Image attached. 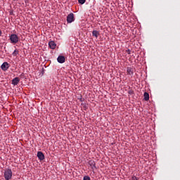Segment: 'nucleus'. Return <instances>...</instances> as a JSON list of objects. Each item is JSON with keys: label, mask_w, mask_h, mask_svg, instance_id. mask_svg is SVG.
Here are the masks:
<instances>
[{"label": "nucleus", "mask_w": 180, "mask_h": 180, "mask_svg": "<svg viewBox=\"0 0 180 180\" xmlns=\"http://www.w3.org/2000/svg\"><path fill=\"white\" fill-rule=\"evenodd\" d=\"M37 157L40 161H43V160H44V154H43L41 151L37 152Z\"/></svg>", "instance_id": "0eeeda50"}, {"label": "nucleus", "mask_w": 180, "mask_h": 180, "mask_svg": "<svg viewBox=\"0 0 180 180\" xmlns=\"http://www.w3.org/2000/svg\"><path fill=\"white\" fill-rule=\"evenodd\" d=\"M78 2L81 5H84V4H85V2H86V0H78Z\"/></svg>", "instance_id": "4468645a"}, {"label": "nucleus", "mask_w": 180, "mask_h": 180, "mask_svg": "<svg viewBox=\"0 0 180 180\" xmlns=\"http://www.w3.org/2000/svg\"><path fill=\"white\" fill-rule=\"evenodd\" d=\"M92 35L97 39L98 36H99V31L94 30Z\"/></svg>", "instance_id": "9b49d317"}, {"label": "nucleus", "mask_w": 180, "mask_h": 180, "mask_svg": "<svg viewBox=\"0 0 180 180\" xmlns=\"http://www.w3.org/2000/svg\"><path fill=\"white\" fill-rule=\"evenodd\" d=\"M13 56H14V57H16V56H18V54H19V51H18V50H15L13 52Z\"/></svg>", "instance_id": "ddd939ff"}, {"label": "nucleus", "mask_w": 180, "mask_h": 180, "mask_svg": "<svg viewBox=\"0 0 180 180\" xmlns=\"http://www.w3.org/2000/svg\"><path fill=\"white\" fill-rule=\"evenodd\" d=\"M132 180H139V179H137V177L134 176V177H132Z\"/></svg>", "instance_id": "dca6fc26"}, {"label": "nucleus", "mask_w": 180, "mask_h": 180, "mask_svg": "<svg viewBox=\"0 0 180 180\" xmlns=\"http://www.w3.org/2000/svg\"><path fill=\"white\" fill-rule=\"evenodd\" d=\"M20 80L19 79V78L18 77H15L14 79H13V80H12V84L13 85H18V84H19V82H20Z\"/></svg>", "instance_id": "1a4fd4ad"}, {"label": "nucleus", "mask_w": 180, "mask_h": 180, "mask_svg": "<svg viewBox=\"0 0 180 180\" xmlns=\"http://www.w3.org/2000/svg\"><path fill=\"white\" fill-rule=\"evenodd\" d=\"M143 96L145 101H148L150 99V94H148L147 92L144 93Z\"/></svg>", "instance_id": "f8f14e48"}, {"label": "nucleus", "mask_w": 180, "mask_h": 180, "mask_svg": "<svg viewBox=\"0 0 180 180\" xmlns=\"http://www.w3.org/2000/svg\"><path fill=\"white\" fill-rule=\"evenodd\" d=\"M75 19L74 18V13H70L69 15L67 16V22L68 23H72Z\"/></svg>", "instance_id": "20e7f679"}, {"label": "nucleus", "mask_w": 180, "mask_h": 180, "mask_svg": "<svg viewBox=\"0 0 180 180\" xmlns=\"http://www.w3.org/2000/svg\"><path fill=\"white\" fill-rule=\"evenodd\" d=\"M49 46L50 47V49H51L52 50H54V49H56V42H54V41H51L49 42Z\"/></svg>", "instance_id": "6e6552de"}, {"label": "nucleus", "mask_w": 180, "mask_h": 180, "mask_svg": "<svg viewBox=\"0 0 180 180\" xmlns=\"http://www.w3.org/2000/svg\"><path fill=\"white\" fill-rule=\"evenodd\" d=\"M1 68L3 70V71H7V70L9 69V63H8V62L3 63Z\"/></svg>", "instance_id": "39448f33"}, {"label": "nucleus", "mask_w": 180, "mask_h": 180, "mask_svg": "<svg viewBox=\"0 0 180 180\" xmlns=\"http://www.w3.org/2000/svg\"><path fill=\"white\" fill-rule=\"evenodd\" d=\"M4 178L6 180H10L12 179V169H8L4 172Z\"/></svg>", "instance_id": "f257e3e1"}, {"label": "nucleus", "mask_w": 180, "mask_h": 180, "mask_svg": "<svg viewBox=\"0 0 180 180\" xmlns=\"http://www.w3.org/2000/svg\"><path fill=\"white\" fill-rule=\"evenodd\" d=\"M10 40L11 43H13V44H16L19 41V37L16 35V34H12L10 36Z\"/></svg>", "instance_id": "f03ea898"}, {"label": "nucleus", "mask_w": 180, "mask_h": 180, "mask_svg": "<svg viewBox=\"0 0 180 180\" xmlns=\"http://www.w3.org/2000/svg\"><path fill=\"white\" fill-rule=\"evenodd\" d=\"M1 34H2V31H1V30H0V36H1Z\"/></svg>", "instance_id": "a211bd4d"}, {"label": "nucleus", "mask_w": 180, "mask_h": 180, "mask_svg": "<svg viewBox=\"0 0 180 180\" xmlns=\"http://www.w3.org/2000/svg\"><path fill=\"white\" fill-rule=\"evenodd\" d=\"M83 180H91V177L89 176H84Z\"/></svg>", "instance_id": "2eb2a0df"}, {"label": "nucleus", "mask_w": 180, "mask_h": 180, "mask_svg": "<svg viewBox=\"0 0 180 180\" xmlns=\"http://www.w3.org/2000/svg\"><path fill=\"white\" fill-rule=\"evenodd\" d=\"M89 167L91 169V171L94 172L96 169V162L94 160H91L88 162Z\"/></svg>", "instance_id": "7ed1b4c3"}, {"label": "nucleus", "mask_w": 180, "mask_h": 180, "mask_svg": "<svg viewBox=\"0 0 180 180\" xmlns=\"http://www.w3.org/2000/svg\"><path fill=\"white\" fill-rule=\"evenodd\" d=\"M127 53L128 54H130V49H128V50L127 51Z\"/></svg>", "instance_id": "f3484780"}, {"label": "nucleus", "mask_w": 180, "mask_h": 180, "mask_svg": "<svg viewBox=\"0 0 180 180\" xmlns=\"http://www.w3.org/2000/svg\"><path fill=\"white\" fill-rule=\"evenodd\" d=\"M57 61L60 64H63V63H65V57L63 56H59L57 58Z\"/></svg>", "instance_id": "423d86ee"}, {"label": "nucleus", "mask_w": 180, "mask_h": 180, "mask_svg": "<svg viewBox=\"0 0 180 180\" xmlns=\"http://www.w3.org/2000/svg\"><path fill=\"white\" fill-rule=\"evenodd\" d=\"M127 72L128 75H133V74H134L133 68H127Z\"/></svg>", "instance_id": "9d476101"}]
</instances>
